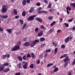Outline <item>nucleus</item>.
Wrapping results in <instances>:
<instances>
[{
  "label": "nucleus",
  "mask_w": 75,
  "mask_h": 75,
  "mask_svg": "<svg viewBox=\"0 0 75 75\" xmlns=\"http://www.w3.org/2000/svg\"><path fill=\"white\" fill-rule=\"evenodd\" d=\"M8 65H9L8 63H6L2 64L1 66H0V71H3L4 70V66L7 67V66H8Z\"/></svg>",
  "instance_id": "1"
},
{
  "label": "nucleus",
  "mask_w": 75,
  "mask_h": 75,
  "mask_svg": "<svg viewBox=\"0 0 75 75\" xmlns=\"http://www.w3.org/2000/svg\"><path fill=\"white\" fill-rule=\"evenodd\" d=\"M64 61V62H66V61H67V62H65L64 65V68H65V67L68 65V62L70 61V59L68 58V57H67Z\"/></svg>",
  "instance_id": "2"
},
{
  "label": "nucleus",
  "mask_w": 75,
  "mask_h": 75,
  "mask_svg": "<svg viewBox=\"0 0 75 75\" xmlns=\"http://www.w3.org/2000/svg\"><path fill=\"white\" fill-rule=\"evenodd\" d=\"M20 48V47L18 45H16L15 46L11 49V51H17L18 50H19Z\"/></svg>",
  "instance_id": "3"
},
{
  "label": "nucleus",
  "mask_w": 75,
  "mask_h": 75,
  "mask_svg": "<svg viewBox=\"0 0 75 75\" xmlns=\"http://www.w3.org/2000/svg\"><path fill=\"white\" fill-rule=\"evenodd\" d=\"M22 65L23 66V68L24 69H27V65L28 62H23L22 63Z\"/></svg>",
  "instance_id": "4"
},
{
  "label": "nucleus",
  "mask_w": 75,
  "mask_h": 75,
  "mask_svg": "<svg viewBox=\"0 0 75 75\" xmlns=\"http://www.w3.org/2000/svg\"><path fill=\"white\" fill-rule=\"evenodd\" d=\"M7 17H8V16H3L0 15V20L4 21V19L3 18H7Z\"/></svg>",
  "instance_id": "5"
},
{
  "label": "nucleus",
  "mask_w": 75,
  "mask_h": 75,
  "mask_svg": "<svg viewBox=\"0 0 75 75\" xmlns=\"http://www.w3.org/2000/svg\"><path fill=\"white\" fill-rule=\"evenodd\" d=\"M1 11L2 13H6L7 11V8H6L5 6H2Z\"/></svg>",
  "instance_id": "6"
},
{
  "label": "nucleus",
  "mask_w": 75,
  "mask_h": 75,
  "mask_svg": "<svg viewBox=\"0 0 75 75\" xmlns=\"http://www.w3.org/2000/svg\"><path fill=\"white\" fill-rule=\"evenodd\" d=\"M36 17V15H34L32 16H29L28 20H31V21L34 20V18Z\"/></svg>",
  "instance_id": "7"
},
{
  "label": "nucleus",
  "mask_w": 75,
  "mask_h": 75,
  "mask_svg": "<svg viewBox=\"0 0 75 75\" xmlns=\"http://www.w3.org/2000/svg\"><path fill=\"white\" fill-rule=\"evenodd\" d=\"M68 10H69V11H70L71 10V8L69 6H67V14H69V12Z\"/></svg>",
  "instance_id": "8"
},
{
  "label": "nucleus",
  "mask_w": 75,
  "mask_h": 75,
  "mask_svg": "<svg viewBox=\"0 0 75 75\" xmlns=\"http://www.w3.org/2000/svg\"><path fill=\"white\" fill-rule=\"evenodd\" d=\"M36 20L41 23H42V20L40 18H36Z\"/></svg>",
  "instance_id": "9"
},
{
  "label": "nucleus",
  "mask_w": 75,
  "mask_h": 75,
  "mask_svg": "<svg viewBox=\"0 0 75 75\" xmlns=\"http://www.w3.org/2000/svg\"><path fill=\"white\" fill-rule=\"evenodd\" d=\"M44 34V32L42 30L38 34V37H41Z\"/></svg>",
  "instance_id": "10"
},
{
  "label": "nucleus",
  "mask_w": 75,
  "mask_h": 75,
  "mask_svg": "<svg viewBox=\"0 0 75 75\" xmlns=\"http://www.w3.org/2000/svg\"><path fill=\"white\" fill-rule=\"evenodd\" d=\"M24 45L25 47H29L30 46V43L28 42H25L24 43Z\"/></svg>",
  "instance_id": "11"
},
{
  "label": "nucleus",
  "mask_w": 75,
  "mask_h": 75,
  "mask_svg": "<svg viewBox=\"0 0 75 75\" xmlns=\"http://www.w3.org/2000/svg\"><path fill=\"white\" fill-rule=\"evenodd\" d=\"M34 7H31L29 11V13H32L33 11H34Z\"/></svg>",
  "instance_id": "12"
},
{
  "label": "nucleus",
  "mask_w": 75,
  "mask_h": 75,
  "mask_svg": "<svg viewBox=\"0 0 75 75\" xmlns=\"http://www.w3.org/2000/svg\"><path fill=\"white\" fill-rule=\"evenodd\" d=\"M69 40V38L68 37L65 39L64 42H66V43H67V42H68Z\"/></svg>",
  "instance_id": "13"
},
{
  "label": "nucleus",
  "mask_w": 75,
  "mask_h": 75,
  "mask_svg": "<svg viewBox=\"0 0 75 75\" xmlns=\"http://www.w3.org/2000/svg\"><path fill=\"white\" fill-rule=\"evenodd\" d=\"M37 42H39V40L36 39L33 42V44H36Z\"/></svg>",
  "instance_id": "14"
},
{
  "label": "nucleus",
  "mask_w": 75,
  "mask_h": 75,
  "mask_svg": "<svg viewBox=\"0 0 75 75\" xmlns=\"http://www.w3.org/2000/svg\"><path fill=\"white\" fill-rule=\"evenodd\" d=\"M6 31L9 34H11V29H7Z\"/></svg>",
  "instance_id": "15"
},
{
  "label": "nucleus",
  "mask_w": 75,
  "mask_h": 75,
  "mask_svg": "<svg viewBox=\"0 0 75 75\" xmlns=\"http://www.w3.org/2000/svg\"><path fill=\"white\" fill-rule=\"evenodd\" d=\"M8 71H10V68H6L4 71V72H7Z\"/></svg>",
  "instance_id": "16"
},
{
  "label": "nucleus",
  "mask_w": 75,
  "mask_h": 75,
  "mask_svg": "<svg viewBox=\"0 0 75 75\" xmlns=\"http://www.w3.org/2000/svg\"><path fill=\"white\" fill-rule=\"evenodd\" d=\"M22 4L23 6H25L26 5V0H23L22 2Z\"/></svg>",
  "instance_id": "17"
},
{
  "label": "nucleus",
  "mask_w": 75,
  "mask_h": 75,
  "mask_svg": "<svg viewBox=\"0 0 75 75\" xmlns=\"http://www.w3.org/2000/svg\"><path fill=\"white\" fill-rule=\"evenodd\" d=\"M54 31V29L52 28L49 30V33L51 34V33H52Z\"/></svg>",
  "instance_id": "18"
},
{
  "label": "nucleus",
  "mask_w": 75,
  "mask_h": 75,
  "mask_svg": "<svg viewBox=\"0 0 75 75\" xmlns=\"http://www.w3.org/2000/svg\"><path fill=\"white\" fill-rule=\"evenodd\" d=\"M45 40V39L44 38H41L40 39V41H41V42L44 41Z\"/></svg>",
  "instance_id": "19"
},
{
  "label": "nucleus",
  "mask_w": 75,
  "mask_h": 75,
  "mask_svg": "<svg viewBox=\"0 0 75 75\" xmlns=\"http://www.w3.org/2000/svg\"><path fill=\"white\" fill-rule=\"evenodd\" d=\"M18 59L21 61H23V59L22 58V57L21 56H18Z\"/></svg>",
  "instance_id": "20"
},
{
  "label": "nucleus",
  "mask_w": 75,
  "mask_h": 75,
  "mask_svg": "<svg viewBox=\"0 0 75 75\" xmlns=\"http://www.w3.org/2000/svg\"><path fill=\"white\" fill-rule=\"evenodd\" d=\"M55 24H56V22L55 21H54L51 23L50 25L51 26H53V25H54Z\"/></svg>",
  "instance_id": "21"
},
{
  "label": "nucleus",
  "mask_w": 75,
  "mask_h": 75,
  "mask_svg": "<svg viewBox=\"0 0 75 75\" xmlns=\"http://www.w3.org/2000/svg\"><path fill=\"white\" fill-rule=\"evenodd\" d=\"M17 67H18L19 69H21V63H19L17 65Z\"/></svg>",
  "instance_id": "22"
},
{
  "label": "nucleus",
  "mask_w": 75,
  "mask_h": 75,
  "mask_svg": "<svg viewBox=\"0 0 75 75\" xmlns=\"http://www.w3.org/2000/svg\"><path fill=\"white\" fill-rule=\"evenodd\" d=\"M22 16L23 17H25L26 16V12L25 11H23L22 13Z\"/></svg>",
  "instance_id": "23"
},
{
  "label": "nucleus",
  "mask_w": 75,
  "mask_h": 75,
  "mask_svg": "<svg viewBox=\"0 0 75 75\" xmlns=\"http://www.w3.org/2000/svg\"><path fill=\"white\" fill-rule=\"evenodd\" d=\"M13 12L14 14H16V15L17 14V11L16 9H14L13 10Z\"/></svg>",
  "instance_id": "24"
},
{
  "label": "nucleus",
  "mask_w": 75,
  "mask_h": 75,
  "mask_svg": "<svg viewBox=\"0 0 75 75\" xmlns=\"http://www.w3.org/2000/svg\"><path fill=\"white\" fill-rule=\"evenodd\" d=\"M70 5L71 6H73V7H74V8H75V3H71Z\"/></svg>",
  "instance_id": "25"
},
{
  "label": "nucleus",
  "mask_w": 75,
  "mask_h": 75,
  "mask_svg": "<svg viewBox=\"0 0 75 75\" xmlns=\"http://www.w3.org/2000/svg\"><path fill=\"white\" fill-rule=\"evenodd\" d=\"M29 68H31V69H33L34 68V64H30L29 66Z\"/></svg>",
  "instance_id": "26"
},
{
  "label": "nucleus",
  "mask_w": 75,
  "mask_h": 75,
  "mask_svg": "<svg viewBox=\"0 0 75 75\" xmlns=\"http://www.w3.org/2000/svg\"><path fill=\"white\" fill-rule=\"evenodd\" d=\"M7 55H6V54L3 55L2 56L3 59H5Z\"/></svg>",
  "instance_id": "27"
},
{
  "label": "nucleus",
  "mask_w": 75,
  "mask_h": 75,
  "mask_svg": "<svg viewBox=\"0 0 75 75\" xmlns=\"http://www.w3.org/2000/svg\"><path fill=\"white\" fill-rule=\"evenodd\" d=\"M53 65V63H50L48 64L47 66V67H51V66H52V65Z\"/></svg>",
  "instance_id": "28"
},
{
  "label": "nucleus",
  "mask_w": 75,
  "mask_h": 75,
  "mask_svg": "<svg viewBox=\"0 0 75 75\" xmlns=\"http://www.w3.org/2000/svg\"><path fill=\"white\" fill-rule=\"evenodd\" d=\"M58 48H55L54 49V54H56L57 52V51H58Z\"/></svg>",
  "instance_id": "29"
},
{
  "label": "nucleus",
  "mask_w": 75,
  "mask_h": 75,
  "mask_svg": "<svg viewBox=\"0 0 75 75\" xmlns=\"http://www.w3.org/2000/svg\"><path fill=\"white\" fill-rule=\"evenodd\" d=\"M58 67H56L55 68L53 71V72H56L58 71Z\"/></svg>",
  "instance_id": "30"
},
{
  "label": "nucleus",
  "mask_w": 75,
  "mask_h": 75,
  "mask_svg": "<svg viewBox=\"0 0 75 75\" xmlns=\"http://www.w3.org/2000/svg\"><path fill=\"white\" fill-rule=\"evenodd\" d=\"M38 30H39L38 28L37 27V28H35V31L36 33H37V32H38Z\"/></svg>",
  "instance_id": "31"
},
{
  "label": "nucleus",
  "mask_w": 75,
  "mask_h": 75,
  "mask_svg": "<svg viewBox=\"0 0 75 75\" xmlns=\"http://www.w3.org/2000/svg\"><path fill=\"white\" fill-rule=\"evenodd\" d=\"M45 43H43L40 45V47L41 48H43V47H45Z\"/></svg>",
  "instance_id": "32"
},
{
  "label": "nucleus",
  "mask_w": 75,
  "mask_h": 75,
  "mask_svg": "<svg viewBox=\"0 0 75 75\" xmlns=\"http://www.w3.org/2000/svg\"><path fill=\"white\" fill-rule=\"evenodd\" d=\"M53 18L52 16H49L47 18V19H48L49 20H52Z\"/></svg>",
  "instance_id": "33"
},
{
  "label": "nucleus",
  "mask_w": 75,
  "mask_h": 75,
  "mask_svg": "<svg viewBox=\"0 0 75 75\" xmlns=\"http://www.w3.org/2000/svg\"><path fill=\"white\" fill-rule=\"evenodd\" d=\"M45 51L46 53H47V52H51V50L50 49L46 50Z\"/></svg>",
  "instance_id": "34"
},
{
  "label": "nucleus",
  "mask_w": 75,
  "mask_h": 75,
  "mask_svg": "<svg viewBox=\"0 0 75 75\" xmlns=\"http://www.w3.org/2000/svg\"><path fill=\"white\" fill-rule=\"evenodd\" d=\"M64 24L66 27H69V24L67 23H64Z\"/></svg>",
  "instance_id": "35"
},
{
  "label": "nucleus",
  "mask_w": 75,
  "mask_h": 75,
  "mask_svg": "<svg viewBox=\"0 0 75 75\" xmlns=\"http://www.w3.org/2000/svg\"><path fill=\"white\" fill-rule=\"evenodd\" d=\"M31 54L32 58H34V57H35V55H34V53H31Z\"/></svg>",
  "instance_id": "36"
},
{
  "label": "nucleus",
  "mask_w": 75,
  "mask_h": 75,
  "mask_svg": "<svg viewBox=\"0 0 75 75\" xmlns=\"http://www.w3.org/2000/svg\"><path fill=\"white\" fill-rule=\"evenodd\" d=\"M23 59L24 60H26V56L25 55H24L23 56Z\"/></svg>",
  "instance_id": "37"
},
{
  "label": "nucleus",
  "mask_w": 75,
  "mask_h": 75,
  "mask_svg": "<svg viewBox=\"0 0 75 75\" xmlns=\"http://www.w3.org/2000/svg\"><path fill=\"white\" fill-rule=\"evenodd\" d=\"M52 44L54 46H55V47H56L57 46V43H55L54 42H52Z\"/></svg>",
  "instance_id": "38"
},
{
  "label": "nucleus",
  "mask_w": 75,
  "mask_h": 75,
  "mask_svg": "<svg viewBox=\"0 0 75 75\" xmlns=\"http://www.w3.org/2000/svg\"><path fill=\"white\" fill-rule=\"evenodd\" d=\"M26 2L27 3L29 4L30 3V2H31V1H30V0H26Z\"/></svg>",
  "instance_id": "39"
},
{
  "label": "nucleus",
  "mask_w": 75,
  "mask_h": 75,
  "mask_svg": "<svg viewBox=\"0 0 75 75\" xmlns=\"http://www.w3.org/2000/svg\"><path fill=\"white\" fill-rule=\"evenodd\" d=\"M73 18H72L71 19H69L68 20V22H71L73 21Z\"/></svg>",
  "instance_id": "40"
},
{
  "label": "nucleus",
  "mask_w": 75,
  "mask_h": 75,
  "mask_svg": "<svg viewBox=\"0 0 75 75\" xmlns=\"http://www.w3.org/2000/svg\"><path fill=\"white\" fill-rule=\"evenodd\" d=\"M61 47L62 48H65V46L64 45H62L61 46Z\"/></svg>",
  "instance_id": "41"
},
{
  "label": "nucleus",
  "mask_w": 75,
  "mask_h": 75,
  "mask_svg": "<svg viewBox=\"0 0 75 75\" xmlns=\"http://www.w3.org/2000/svg\"><path fill=\"white\" fill-rule=\"evenodd\" d=\"M27 58L31 57V55H30V54L28 53L27 54Z\"/></svg>",
  "instance_id": "42"
},
{
  "label": "nucleus",
  "mask_w": 75,
  "mask_h": 75,
  "mask_svg": "<svg viewBox=\"0 0 75 75\" xmlns=\"http://www.w3.org/2000/svg\"><path fill=\"white\" fill-rule=\"evenodd\" d=\"M36 5L37 6H41V4L40 3H37L36 4Z\"/></svg>",
  "instance_id": "43"
},
{
  "label": "nucleus",
  "mask_w": 75,
  "mask_h": 75,
  "mask_svg": "<svg viewBox=\"0 0 75 75\" xmlns=\"http://www.w3.org/2000/svg\"><path fill=\"white\" fill-rule=\"evenodd\" d=\"M40 27L41 28H42V29H43V30H44L45 29V27L43 25H41L40 26Z\"/></svg>",
  "instance_id": "44"
},
{
  "label": "nucleus",
  "mask_w": 75,
  "mask_h": 75,
  "mask_svg": "<svg viewBox=\"0 0 75 75\" xmlns=\"http://www.w3.org/2000/svg\"><path fill=\"white\" fill-rule=\"evenodd\" d=\"M20 21L21 23V24H23V21L21 20H20Z\"/></svg>",
  "instance_id": "45"
},
{
  "label": "nucleus",
  "mask_w": 75,
  "mask_h": 75,
  "mask_svg": "<svg viewBox=\"0 0 75 75\" xmlns=\"http://www.w3.org/2000/svg\"><path fill=\"white\" fill-rule=\"evenodd\" d=\"M6 55L7 58H9L10 57V54H6Z\"/></svg>",
  "instance_id": "46"
},
{
  "label": "nucleus",
  "mask_w": 75,
  "mask_h": 75,
  "mask_svg": "<svg viewBox=\"0 0 75 75\" xmlns=\"http://www.w3.org/2000/svg\"><path fill=\"white\" fill-rule=\"evenodd\" d=\"M47 55H48V54H47L46 53L45 54L44 56V58L45 59V58H46L47 57Z\"/></svg>",
  "instance_id": "47"
},
{
  "label": "nucleus",
  "mask_w": 75,
  "mask_h": 75,
  "mask_svg": "<svg viewBox=\"0 0 75 75\" xmlns=\"http://www.w3.org/2000/svg\"><path fill=\"white\" fill-rule=\"evenodd\" d=\"M51 7V4H50L48 5V8H50V7Z\"/></svg>",
  "instance_id": "48"
},
{
  "label": "nucleus",
  "mask_w": 75,
  "mask_h": 75,
  "mask_svg": "<svg viewBox=\"0 0 75 75\" xmlns=\"http://www.w3.org/2000/svg\"><path fill=\"white\" fill-rule=\"evenodd\" d=\"M21 75V73H20V72H19L18 73H16L15 74V75Z\"/></svg>",
  "instance_id": "49"
},
{
  "label": "nucleus",
  "mask_w": 75,
  "mask_h": 75,
  "mask_svg": "<svg viewBox=\"0 0 75 75\" xmlns=\"http://www.w3.org/2000/svg\"><path fill=\"white\" fill-rule=\"evenodd\" d=\"M44 3H46L47 4V3L48 2L47 0H44Z\"/></svg>",
  "instance_id": "50"
},
{
  "label": "nucleus",
  "mask_w": 75,
  "mask_h": 75,
  "mask_svg": "<svg viewBox=\"0 0 75 75\" xmlns=\"http://www.w3.org/2000/svg\"><path fill=\"white\" fill-rule=\"evenodd\" d=\"M61 30H60V29H59V30H57V33H61Z\"/></svg>",
  "instance_id": "51"
},
{
  "label": "nucleus",
  "mask_w": 75,
  "mask_h": 75,
  "mask_svg": "<svg viewBox=\"0 0 75 75\" xmlns=\"http://www.w3.org/2000/svg\"><path fill=\"white\" fill-rule=\"evenodd\" d=\"M17 44L19 45H20L21 44V42L19 41L17 43Z\"/></svg>",
  "instance_id": "52"
},
{
  "label": "nucleus",
  "mask_w": 75,
  "mask_h": 75,
  "mask_svg": "<svg viewBox=\"0 0 75 75\" xmlns=\"http://www.w3.org/2000/svg\"><path fill=\"white\" fill-rule=\"evenodd\" d=\"M40 63V59H38V62H37V64H39Z\"/></svg>",
  "instance_id": "53"
},
{
  "label": "nucleus",
  "mask_w": 75,
  "mask_h": 75,
  "mask_svg": "<svg viewBox=\"0 0 75 75\" xmlns=\"http://www.w3.org/2000/svg\"><path fill=\"white\" fill-rule=\"evenodd\" d=\"M43 13H48V12L47 11H43Z\"/></svg>",
  "instance_id": "54"
},
{
  "label": "nucleus",
  "mask_w": 75,
  "mask_h": 75,
  "mask_svg": "<svg viewBox=\"0 0 75 75\" xmlns=\"http://www.w3.org/2000/svg\"><path fill=\"white\" fill-rule=\"evenodd\" d=\"M19 17H20V16H15V18L17 19V18H19Z\"/></svg>",
  "instance_id": "55"
},
{
  "label": "nucleus",
  "mask_w": 75,
  "mask_h": 75,
  "mask_svg": "<svg viewBox=\"0 0 75 75\" xmlns=\"http://www.w3.org/2000/svg\"><path fill=\"white\" fill-rule=\"evenodd\" d=\"M25 26H26V24H25L23 26V29H24L25 28Z\"/></svg>",
  "instance_id": "56"
},
{
  "label": "nucleus",
  "mask_w": 75,
  "mask_h": 75,
  "mask_svg": "<svg viewBox=\"0 0 75 75\" xmlns=\"http://www.w3.org/2000/svg\"><path fill=\"white\" fill-rule=\"evenodd\" d=\"M67 55H68V54H64L63 56L64 57H67Z\"/></svg>",
  "instance_id": "57"
},
{
  "label": "nucleus",
  "mask_w": 75,
  "mask_h": 75,
  "mask_svg": "<svg viewBox=\"0 0 75 75\" xmlns=\"http://www.w3.org/2000/svg\"><path fill=\"white\" fill-rule=\"evenodd\" d=\"M59 19L60 22H62V20H63V19L60 18H59Z\"/></svg>",
  "instance_id": "58"
},
{
  "label": "nucleus",
  "mask_w": 75,
  "mask_h": 75,
  "mask_svg": "<svg viewBox=\"0 0 75 75\" xmlns=\"http://www.w3.org/2000/svg\"><path fill=\"white\" fill-rule=\"evenodd\" d=\"M3 31V29H2L1 27H0V31Z\"/></svg>",
  "instance_id": "59"
},
{
  "label": "nucleus",
  "mask_w": 75,
  "mask_h": 75,
  "mask_svg": "<svg viewBox=\"0 0 75 75\" xmlns=\"http://www.w3.org/2000/svg\"><path fill=\"white\" fill-rule=\"evenodd\" d=\"M23 40L24 41H27V38H25L23 39Z\"/></svg>",
  "instance_id": "60"
},
{
  "label": "nucleus",
  "mask_w": 75,
  "mask_h": 75,
  "mask_svg": "<svg viewBox=\"0 0 75 75\" xmlns=\"http://www.w3.org/2000/svg\"><path fill=\"white\" fill-rule=\"evenodd\" d=\"M72 30H75V26H74L72 28Z\"/></svg>",
  "instance_id": "61"
},
{
  "label": "nucleus",
  "mask_w": 75,
  "mask_h": 75,
  "mask_svg": "<svg viewBox=\"0 0 75 75\" xmlns=\"http://www.w3.org/2000/svg\"><path fill=\"white\" fill-rule=\"evenodd\" d=\"M43 11H39V13H43Z\"/></svg>",
  "instance_id": "62"
},
{
  "label": "nucleus",
  "mask_w": 75,
  "mask_h": 75,
  "mask_svg": "<svg viewBox=\"0 0 75 75\" xmlns=\"http://www.w3.org/2000/svg\"><path fill=\"white\" fill-rule=\"evenodd\" d=\"M68 75H71V72H69Z\"/></svg>",
  "instance_id": "63"
},
{
  "label": "nucleus",
  "mask_w": 75,
  "mask_h": 75,
  "mask_svg": "<svg viewBox=\"0 0 75 75\" xmlns=\"http://www.w3.org/2000/svg\"><path fill=\"white\" fill-rule=\"evenodd\" d=\"M41 9H42V8L41 7H39L38 8V10H41Z\"/></svg>",
  "instance_id": "64"
}]
</instances>
